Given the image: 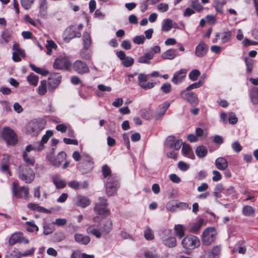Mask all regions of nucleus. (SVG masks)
<instances>
[{
	"instance_id": "nucleus-1",
	"label": "nucleus",
	"mask_w": 258,
	"mask_h": 258,
	"mask_svg": "<svg viewBox=\"0 0 258 258\" xmlns=\"http://www.w3.org/2000/svg\"><path fill=\"white\" fill-rule=\"evenodd\" d=\"M112 229L111 220L106 219L99 228H96L94 225H91L87 227L86 231L88 234H91L99 238L101 237L102 234H107L111 231Z\"/></svg>"
},
{
	"instance_id": "nucleus-2",
	"label": "nucleus",
	"mask_w": 258,
	"mask_h": 258,
	"mask_svg": "<svg viewBox=\"0 0 258 258\" xmlns=\"http://www.w3.org/2000/svg\"><path fill=\"white\" fill-rule=\"evenodd\" d=\"M18 173L19 178L26 183H31L34 180L35 177L33 169L27 164L20 165Z\"/></svg>"
},
{
	"instance_id": "nucleus-3",
	"label": "nucleus",
	"mask_w": 258,
	"mask_h": 258,
	"mask_svg": "<svg viewBox=\"0 0 258 258\" xmlns=\"http://www.w3.org/2000/svg\"><path fill=\"white\" fill-rule=\"evenodd\" d=\"M45 124V121L42 119L31 120L26 126V132L32 136H37L44 128Z\"/></svg>"
},
{
	"instance_id": "nucleus-4",
	"label": "nucleus",
	"mask_w": 258,
	"mask_h": 258,
	"mask_svg": "<svg viewBox=\"0 0 258 258\" xmlns=\"http://www.w3.org/2000/svg\"><path fill=\"white\" fill-rule=\"evenodd\" d=\"M1 135L8 145H14L17 143V135L10 127H4L2 131Z\"/></svg>"
},
{
	"instance_id": "nucleus-5",
	"label": "nucleus",
	"mask_w": 258,
	"mask_h": 258,
	"mask_svg": "<svg viewBox=\"0 0 258 258\" xmlns=\"http://www.w3.org/2000/svg\"><path fill=\"white\" fill-rule=\"evenodd\" d=\"M181 244L185 249L192 250L200 246V241L194 235H188L183 238Z\"/></svg>"
},
{
	"instance_id": "nucleus-6",
	"label": "nucleus",
	"mask_w": 258,
	"mask_h": 258,
	"mask_svg": "<svg viewBox=\"0 0 258 258\" xmlns=\"http://www.w3.org/2000/svg\"><path fill=\"white\" fill-rule=\"evenodd\" d=\"M160 50L158 45L151 47L148 52L139 57L138 61L141 63L150 64V60L153 58L154 54L160 52Z\"/></svg>"
},
{
	"instance_id": "nucleus-7",
	"label": "nucleus",
	"mask_w": 258,
	"mask_h": 258,
	"mask_svg": "<svg viewBox=\"0 0 258 258\" xmlns=\"http://www.w3.org/2000/svg\"><path fill=\"white\" fill-rule=\"evenodd\" d=\"M12 190L13 195L17 198H24L26 200L28 199L29 194L28 186L20 187L18 184L14 182L13 183Z\"/></svg>"
},
{
	"instance_id": "nucleus-8",
	"label": "nucleus",
	"mask_w": 258,
	"mask_h": 258,
	"mask_svg": "<svg viewBox=\"0 0 258 258\" xmlns=\"http://www.w3.org/2000/svg\"><path fill=\"white\" fill-rule=\"evenodd\" d=\"M217 233L213 227L207 228L203 234V242L205 245L212 243L216 238Z\"/></svg>"
},
{
	"instance_id": "nucleus-9",
	"label": "nucleus",
	"mask_w": 258,
	"mask_h": 258,
	"mask_svg": "<svg viewBox=\"0 0 258 258\" xmlns=\"http://www.w3.org/2000/svg\"><path fill=\"white\" fill-rule=\"evenodd\" d=\"M81 35V32L80 31L78 30L77 27L71 26L67 28L65 30L63 33V39L64 41L69 42L70 40L74 38L80 37Z\"/></svg>"
},
{
	"instance_id": "nucleus-10",
	"label": "nucleus",
	"mask_w": 258,
	"mask_h": 258,
	"mask_svg": "<svg viewBox=\"0 0 258 258\" xmlns=\"http://www.w3.org/2000/svg\"><path fill=\"white\" fill-rule=\"evenodd\" d=\"M99 202L94 207L95 211L100 215L107 216L109 214V210L107 208V201L105 199L99 197Z\"/></svg>"
},
{
	"instance_id": "nucleus-11",
	"label": "nucleus",
	"mask_w": 258,
	"mask_h": 258,
	"mask_svg": "<svg viewBox=\"0 0 258 258\" xmlns=\"http://www.w3.org/2000/svg\"><path fill=\"white\" fill-rule=\"evenodd\" d=\"M182 144V141L180 139L176 140L173 136L168 137L165 141V147L168 149L178 150Z\"/></svg>"
},
{
	"instance_id": "nucleus-12",
	"label": "nucleus",
	"mask_w": 258,
	"mask_h": 258,
	"mask_svg": "<svg viewBox=\"0 0 258 258\" xmlns=\"http://www.w3.org/2000/svg\"><path fill=\"white\" fill-rule=\"evenodd\" d=\"M117 181L113 176H109L106 184V194L108 196H113L116 192Z\"/></svg>"
},
{
	"instance_id": "nucleus-13",
	"label": "nucleus",
	"mask_w": 258,
	"mask_h": 258,
	"mask_svg": "<svg viewBox=\"0 0 258 258\" xmlns=\"http://www.w3.org/2000/svg\"><path fill=\"white\" fill-rule=\"evenodd\" d=\"M180 95L182 98L186 100L192 106H196L199 103L197 95L194 92H189L185 90L181 92Z\"/></svg>"
},
{
	"instance_id": "nucleus-14",
	"label": "nucleus",
	"mask_w": 258,
	"mask_h": 258,
	"mask_svg": "<svg viewBox=\"0 0 258 258\" xmlns=\"http://www.w3.org/2000/svg\"><path fill=\"white\" fill-rule=\"evenodd\" d=\"M71 66V62L67 57H58L54 63L53 67L55 69H68Z\"/></svg>"
},
{
	"instance_id": "nucleus-15",
	"label": "nucleus",
	"mask_w": 258,
	"mask_h": 258,
	"mask_svg": "<svg viewBox=\"0 0 258 258\" xmlns=\"http://www.w3.org/2000/svg\"><path fill=\"white\" fill-rule=\"evenodd\" d=\"M148 75L143 73H140L138 75V84L143 89L147 90L153 88L155 83L153 82H148Z\"/></svg>"
},
{
	"instance_id": "nucleus-16",
	"label": "nucleus",
	"mask_w": 258,
	"mask_h": 258,
	"mask_svg": "<svg viewBox=\"0 0 258 258\" xmlns=\"http://www.w3.org/2000/svg\"><path fill=\"white\" fill-rule=\"evenodd\" d=\"M73 68L74 70L80 74L89 72V69L87 64L80 60H77L74 63Z\"/></svg>"
},
{
	"instance_id": "nucleus-17",
	"label": "nucleus",
	"mask_w": 258,
	"mask_h": 258,
	"mask_svg": "<svg viewBox=\"0 0 258 258\" xmlns=\"http://www.w3.org/2000/svg\"><path fill=\"white\" fill-rule=\"evenodd\" d=\"M169 231H165V235L162 237L163 244L170 248L174 247L176 245V240L175 237L169 235Z\"/></svg>"
},
{
	"instance_id": "nucleus-18",
	"label": "nucleus",
	"mask_w": 258,
	"mask_h": 258,
	"mask_svg": "<svg viewBox=\"0 0 258 258\" xmlns=\"http://www.w3.org/2000/svg\"><path fill=\"white\" fill-rule=\"evenodd\" d=\"M116 55L122 61V63L125 67H130L132 66L134 62V59L129 56H127L123 51L120 50L117 51Z\"/></svg>"
},
{
	"instance_id": "nucleus-19",
	"label": "nucleus",
	"mask_w": 258,
	"mask_h": 258,
	"mask_svg": "<svg viewBox=\"0 0 258 258\" xmlns=\"http://www.w3.org/2000/svg\"><path fill=\"white\" fill-rule=\"evenodd\" d=\"M208 49L207 44L204 41H201L196 47L195 55L198 57H203L207 53Z\"/></svg>"
},
{
	"instance_id": "nucleus-20",
	"label": "nucleus",
	"mask_w": 258,
	"mask_h": 258,
	"mask_svg": "<svg viewBox=\"0 0 258 258\" xmlns=\"http://www.w3.org/2000/svg\"><path fill=\"white\" fill-rule=\"evenodd\" d=\"M61 76L58 73H54L51 75L48 78V84L49 89L53 90L60 83Z\"/></svg>"
},
{
	"instance_id": "nucleus-21",
	"label": "nucleus",
	"mask_w": 258,
	"mask_h": 258,
	"mask_svg": "<svg viewBox=\"0 0 258 258\" xmlns=\"http://www.w3.org/2000/svg\"><path fill=\"white\" fill-rule=\"evenodd\" d=\"M187 74V70L185 69H182L179 71L176 72L172 79L173 83L178 85L181 83L184 79Z\"/></svg>"
},
{
	"instance_id": "nucleus-22",
	"label": "nucleus",
	"mask_w": 258,
	"mask_h": 258,
	"mask_svg": "<svg viewBox=\"0 0 258 258\" xmlns=\"http://www.w3.org/2000/svg\"><path fill=\"white\" fill-rule=\"evenodd\" d=\"M66 154L64 152H60L56 157H50L49 161L54 166L58 167L65 159Z\"/></svg>"
},
{
	"instance_id": "nucleus-23",
	"label": "nucleus",
	"mask_w": 258,
	"mask_h": 258,
	"mask_svg": "<svg viewBox=\"0 0 258 258\" xmlns=\"http://www.w3.org/2000/svg\"><path fill=\"white\" fill-rule=\"evenodd\" d=\"M76 205L82 208H86L88 206L91 202L90 200L86 197L78 195L75 198Z\"/></svg>"
},
{
	"instance_id": "nucleus-24",
	"label": "nucleus",
	"mask_w": 258,
	"mask_h": 258,
	"mask_svg": "<svg viewBox=\"0 0 258 258\" xmlns=\"http://www.w3.org/2000/svg\"><path fill=\"white\" fill-rule=\"evenodd\" d=\"M74 238L76 242L80 244L87 245L90 241L89 236L80 233L75 234Z\"/></svg>"
},
{
	"instance_id": "nucleus-25",
	"label": "nucleus",
	"mask_w": 258,
	"mask_h": 258,
	"mask_svg": "<svg viewBox=\"0 0 258 258\" xmlns=\"http://www.w3.org/2000/svg\"><path fill=\"white\" fill-rule=\"evenodd\" d=\"M216 167L220 170H225L228 166V162L224 157H219L215 160Z\"/></svg>"
},
{
	"instance_id": "nucleus-26",
	"label": "nucleus",
	"mask_w": 258,
	"mask_h": 258,
	"mask_svg": "<svg viewBox=\"0 0 258 258\" xmlns=\"http://www.w3.org/2000/svg\"><path fill=\"white\" fill-rule=\"evenodd\" d=\"M24 239V238L21 233H15L11 235L9 239V244L13 245L17 243H22Z\"/></svg>"
},
{
	"instance_id": "nucleus-27",
	"label": "nucleus",
	"mask_w": 258,
	"mask_h": 258,
	"mask_svg": "<svg viewBox=\"0 0 258 258\" xmlns=\"http://www.w3.org/2000/svg\"><path fill=\"white\" fill-rule=\"evenodd\" d=\"M52 181L57 188H63L66 185V181L63 180L60 176L55 175L52 177Z\"/></svg>"
},
{
	"instance_id": "nucleus-28",
	"label": "nucleus",
	"mask_w": 258,
	"mask_h": 258,
	"mask_svg": "<svg viewBox=\"0 0 258 258\" xmlns=\"http://www.w3.org/2000/svg\"><path fill=\"white\" fill-rule=\"evenodd\" d=\"M177 56V50L174 49H170L163 52L161 57L164 59H173Z\"/></svg>"
},
{
	"instance_id": "nucleus-29",
	"label": "nucleus",
	"mask_w": 258,
	"mask_h": 258,
	"mask_svg": "<svg viewBox=\"0 0 258 258\" xmlns=\"http://www.w3.org/2000/svg\"><path fill=\"white\" fill-rule=\"evenodd\" d=\"M220 38L222 43H228L230 41L232 38V33L230 31H225L219 33Z\"/></svg>"
},
{
	"instance_id": "nucleus-30",
	"label": "nucleus",
	"mask_w": 258,
	"mask_h": 258,
	"mask_svg": "<svg viewBox=\"0 0 258 258\" xmlns=\"http://www.w3.org/2000/svg\"><path fill=\"white\" fill-rule=\"evenodd\" d=\"M182 153L185 156L188 158L194 159L195 158V156L192 152H191V149L189 145L186 144L182 143Z\"/></svg>"
},
{
	"instance_id": "nucleus-31",
	"label": "nucleus",
	"mask_w": 258,
	"mask_h": 258,
	"mask_svg": "<svg viewBox=\"0 0 258 258\" xmlns=\"http://www.w3.org/2000/svg\"><path fill=\"white\" fill-rule=\"evenodd\" d=\"M83 41L84 49L88 50L91 45L90 35L89 33L85 32L83 35Z\"/></svg>"
},
{
	"instance_id": "nucleus-32",
	"label": "nucleus",
	"mask_w": 258,
	"mask_h": 258,
	"mask_svg": "<svg viewBox=\"0 0 258 258\" xmlns=\"http://www.w3.org/2000/svg\"><path fill=\"white\" fill-rule=\"evenodd\" d=\"M39 14L41 16H45L47 13V5L46 0H39Z\"/></svg>"
},
{
	"instance_id": "nucleus-33",
	"label": "nucleus",
	"mask_w": 258,
	"mask_h": 258,
	"mask_svg": "<svg viewBox=\"0 0 258 258\" xmlns=\"http://www.w3.org/2000/svg\"><path fill=\"white\" fill-rule=\"evenodd\" d=\"M47 84L48 83L46 80H43L40 82V84L37 89V92L40 95L43 96L46 94Z\"/></svg>"
},
{
	"instance_id": "nucleus-34",
	"label": "nucleus",
	"mask_w": 258,
	"mask_h": 258,
	"mask_svg": "<svg viewBox=\"0 0 258 258\" xmlns=\"http://www.w3.org/2000/svg\"><path fill=\"white\" fill-rule=\"evenodd\" d=\"M53 135V132L51 131H47L46 132V134L43 136L40 142H37V144L38 145L42 146V150L43 149L44 146V144L46 143L48 141L49 138L51 137Z\"/></svg>"
},
{
	"instance_id": "nucleus-35",
	"label": "nucleus",
	"mask_w": 258,
	"mask_h": 258,
	"mask_svg": "<svg viewBox=\"0 0 258 258\" xmlns=\"http://www.w3.org/2000/svg\"><path fill=\"white\" fill-rule=\"evenodd\" d=\"M173 26V22L172 20L167 19L164 20L162 25V29L163 31L168 32L170 31Z\"/></svg>"
},
{
	"instance_id": "nucleus-36",
	"label": "nucleus",
	"mask_w": 258,
	"mask_h": 258,
	"mask_svg": "<svg viewBox=\"0 0 258 258\" xmlns=\"http://www.w3.org/2000/svg\"><path fill=\"white\" fill-rule=\"evenodd\" d=\"M185 230V228L182 225L177 224L174 226L175 234L179 238L184 236Z\"/></svg>"
},
{
	"instance_id": "nucleus-37",
	"label": "nucleus",
	"mask_w": 258,
	"mask_h": 258,
	"mask_svg": "<svg viewBox=\"0 0 258 258\" xmlns=\"http://www.w3.org/2000/svg\"><path fill=\"white\" fill-rule=\"evenodd\" d=\"M208 153L207 148L204 146H200L198 147L196 150V153L199 158L205 157Z\"/></svg>"
},
{
	"instance_id": "nucleus-38",
	"label": "nucleus",
	"mask_w": 258,
	"mask_h": 258,
	"mask_svg": "<svg viewBox=\"0 0 258 258\" xmlns=\"http://www.w3.org/2000/svg\"><path fill=\"white\" fill-rule=\"evenodd\" d=\"M45 46L47 49L46 53L48 55L51 54L52 49H55L57 48V45L52 40H47Z\"/></svg>"
},
{
	"instance_id": "nucleus-39",
	"label": "nucleus",
	"mask_w": 258,
	"mask_h": 258,
	"mask_svg": "<svg viewBox=\"0 0 258 258\" xmlns=\"http://www.w3.org/2000/svg\"><path fill=\"white\" fill-rule=\"evenodd\" d=\"M224 190L223 186L222 184L219 183L216 185L214 189V196L216 199L220 198L221 197V192Z\"/></svg>"
},
{
	"instance_id": "nucleus-40",
	"label": "nucleus",
	"mask_w": 258,
	"mask_h": 258,
	"mask_svg": "<svg viewBox=\"0 0 258 258\" xmlns=\"http://www.w3.org/2000/svg\"><path fill=\"white\" fill-rule=\"evenodd\" d=\"M30 67L33 71L43 76H46L49 74V72L47 70L43 68L36 67L33 64H30Z\"/></svg>"
},
{
	"instance_id": "nucleus-41",
	"label": "nucleus",
	"mask_w": 258,
	"mask_h": 258,
	"mask_svg": "<svg viewBox=\"0 0 258 258\" xmlns=\"http://www.w3.org/2000/svg\"><path fill=\"white\" fill-rule=\"evenodd\" d=\"M42 150V146L38 145L37 142L34 143L33 144L28 145L26 146L25 151L29 152L31 151H41Z\"/></svg>"
},
{
	"instance_id": "nucleus-42",
	"label": "nucleus",
	"mask_w": 258,
	"mask_h": 258,
	"mask_svg": "<svg viewBox=\"0 0 258 258\" xmlns=\"http://www.w3.org/2000/svg\"><path fill=\"white\" fill-rule=\"evenodd\" d=\"M250 98L253 104L258 103V88L254 87L252 89L250 92Z\"/></svg>"
},
{
	"instance_id": "nucleus-43",
	"label": "nucleus",
	"mask_w": 258,
	"mask_h": 258,
	"mask_svg": "<svg viewBox=\"0 0 258 258\" xmlns=\"http://www.w3.org/2000/svg\"><path fill=\"white\" fill-rule=\"evenodd\" d=\"M204 222V220L202 219L199 220L197 222L195 223L190 228V231L195 233H196L201 228Z\"/></svg>"
},
{
	"instance_id": "nucleus-44",
	"label": "nucleus",
	"mask_w": 258,
	"mask_h": 258,
	"mask_svg": "<svg viewBox=\"0 0 258 258\" xmlns=\"http://www.w3.org/2000/svg\"><path fill=\"white\" fill-rule=\"evenodd\" d=\"M39 78L37 76L33 73H31L30 75L27 77L28 82L31 85L36 86L38 82Z\"/></svg>"
},
{
	"instance_id": "nucleus-45",
	"label": "nucleus",
	"mask_w": 258,
	"mask_h": 258,
	"mask_svg": "<svg viewBox=\"0 0 258 258\" xmlns=\"http://www.w3.org/2000/svg\"><path fill=\"white\" fill-rule=\"evenodd\" d=\"M144 255L146 258H163L156 253L155 250H147L145 252Z\"/></svg>"
},
{
	"instance_id": "nucleus-46",
	"label": "nucleus",
	"mask_w": 258,
	"mask_h": 258,
	"mask_svg": "<svg viewBox=\"0 0 258 258\" xmlns=\"http://www.w3.org/2000/svg\"><path fill=\"white\" fill-rule=\"evenodd\" d=\"M13 49L14 52L13 53L19 54L22 57H25V53L24 51L19 47V45L17 43H14L13 46Z\"/></svg>"
},
{
	"instance_id": "nucleus-47",
	"label": "nucleus",
	"mask_w": 258,
	"mask_h": 258,
	"mask_svg": "<svg viewBox=\"0 0 258 258\" xmlns=\"http://www.w3.org/2000/svg\"><path fill=\"white\" fill-rule=\"evenodd\" d=\"M144 237L147 240H152L154 238L153 231L148 227L144 231Z\"/></svg>"
},
{
	"instance_id": "nucleus-48",
	"label": "nucleus",
	"mask_w": 258,
	"mask_h": 258,
	"mask_svg": "<svg viewBox=\"0 0 258 258\" xmlns=\"http://www.w3.org/2000/svg\"><path fill=\"white\" fill-rule=\"evenodd\" d=\"M23 159L26 162L25 164H27L30 167V166H33L35 163V160L33 157H29L28 154L26 152H24L23 155Z\"/></svg>"
},
{
	"instance_id": "nucleus-49",
	"label": "nucleus",
	"mask_w": 258,
	"mask_h": 258,
	"mask_svg": "<svg viewBox=\"0 0 258 258\" xmlns=\"http://www.w3.org/2000/svg\"><path fill=\"white\" fill-rule=\"evenodd\" d=\"M221 252V247L219 246H214L211 252H209V258H214L216 256L219 255Z\"/></svg>"
},
{
	"instance_id": "nucleus-50",
	"label": "nucleus",
	"mask_w": 258,
	"mask_h": 258,
	"mask_svg": "<svg viewBox=\"0 0 258 258\" xmlns=\"http://www.w3.org/2000/svg\"><path fill=\"white\" fill-rule=\"evenodd\" d=\"M245 62L246 66V72L247 73H251L253 66V60L248 58H245Z\"/></svg>"
},
{
	"instance_id": "nucleus-51",
	"label": "nucleus",
	"mask_w": 258,
	"mask_h": 258,
	"mask_svg": "<svg viewBox=\"0 0 258 258\" xmlns=\"http://www.w3.org/2000/svg\"><path fill=\"white\" fill-rule=\"evenodd\" d=\"M253 208L250 206H245L243 209V213L245 216H249L254 213Z\"/></svg>"
},
{
	"instance_id": "nucleus-52",
	"label": "nucleus",
	"mask_w": 258,
	"mask_h": 258,
	"mask_svg": "<svg viewBox=\"0 0 258 258\" xmlns=\"http://www.w3.org/2000/svg\"><path fill=\"white\" fill-rule=\"evenodd\" d=\"M35 0H21V5L26 10L29 9Z\"/></svg>"
},
{
	"instance_id": "nucleus-53",
	"label": "nucleus",
	"mask_w": 258,
	"mask_h": 258,
	"mask_svg": "<svg viewBox=\"0 0 258 258\" xmlns=\"http://www.w3.org/2000/svg\"><path fill=\"white\" fill-rule=\"evenodd\" d=\"M171 85L169 83H165L162 85L160 89L162 92L167 94L171 91Z\"/></svg>"
},
{
	"instance_id": "nucleus-54",
	"label": "nucleus",
	"mask_w": 258,
	"mask_h": 258,
	"mask_svg": "<svg viewBox=\"0 0 258 258\" xmlns=\"http://www.w3.org/2000/svg\"><path fill=\"white\" fill-rule=\"evenodd\" d=\"M201 73L198 70L195 69L192 70L189 74V78L192 81H196L197 80Z\"/></svg>"
},
{
	"instance_id": "nucleus-55",
	"label": "nucleus",
	"mask_w": 258,
	"mask_h": 258,
	"mask_svg": "<svg viewBox=\"0 0 258 258\" xmlns=\"http://www.w3.org/2000/svg\"><path fill=\"white\" fill-rule=\"evenodd\" d=\"M11 34L8 31H5L2 34V40L0 41L1 44L7 43L9 41Z\"/></svg>"
},
{
	"instance_id": "nucleus-56",
	"label": "nucleus",
	"mask_w": 258,
	"mask_h": 258,
	"mask_svg": "<svg viewBox=\"0 0 258 258\" xmlns=\"http://www.w3.org/2000/svg\"><path fill=\"white\" fill-rule=\"evenodd\" d=\"M87 50L83 48L80 52V55L82 58L90 60L91 58L92 54L91 52H88Z\"/></svg>"
},
{
	"instance_id": "nucleus-57",
	"label": "nucleus",
	"mask_w": 258,
	"mask_h": 258,
	"mask_svg": "<svg viewBox=\"0 0 258 258\" xmlns=\"http://www.w3.org/2000/svg\"><path fill=\"white\" fill-rule=\"evenodd\" d=\"M102 171L103 175L105 178L107 177L109 175H110L109 176H112L111 175V169L106 164L102 166Z\"/></svg>"
},
{
	"instance_id": "nucleus-58",
	"label": "nucleus",
	"mask_w": 258,
	"mask_h": 258,
	"mask_svg": "<svg viewBox=\"0 0 258 258\" xmlns=\"http://www.w3.org/2000/svg\"><path fill=\"white\" fill-rule=\"evenodd\" d=\"M203 84V81L200 80L198 82L195 83L188 86L186 88V90L189 91L194 89L198 88L202 86Z\"/></svg>"
},
{
	"instance_id": "nucleus-59",
	"label": "nucleus",
	"mask_w": 258,
	"mask_h": 258,
	"mask_svg": "<svg viewBox=\"0 0 258 258\" xmlns=\"http://www.w3.org/2000/svg\"><path fill=\"white\" fill-rule=\"evenodd\" d=\"M191 6L197 11H201L203 9V7L197 0H192Z\"/></svg>"
},
{
	"instance_id": "nucleus-60",
	"label": "nucleus",
	"mask_w": 258,
	"mask_h": 258,
	"mask_svg": "<svg viewBox=\"0 0 258 258\" xmlns=\"http://www.w3.org/2000/svg\"><path fill=\"white\" fill-rule=\"evenodd\" d=\"M145 38L143 35L137 36L133 39V42L137 44H143L145 42Z\"/></svg>"
},
{
	"instance_id": "nucleus-61",
	"label": "nucleus",
	"mask_w": 258,
	"mask_h": 258,
	"mask_svg": "<svg viewBox=\"0 0 258 258\" xmlns=\"http://www.w3.org/2000/svg\"><path fill=\"white\" fill-rule=\"evenodd\" d=\"M21 257V252L18 249L14 248L10 253L8 258H20Z\"/></svg>"
},
{
	"instance_id": "nucleus-62",
	"label": "nucleus",
	"mask_w": 258,
	"mask_h": 258,
	"mask_svg": "<svg viewBox=\"0 0 258 258\" xmlns=\"http://www.w3.org/2000/svg\"><path fill=\"white\" fill-rule=\"evenodd\" d=\"M189 167L190 166L188 164H187L183 161H180L178 163V168L182 171H187L189 168Z\"/></svg>"
},
{
	"instance_id": "nucleus-63",
	"label": "nucleus",
	"mask_w": 258,
	"mask_h": 258,
	"mask_svg": "<svg viewBox=\"0 0 258 258\" xmlns=\"http://www.w3.org/2000/svg\"><path fill=\"white\" fill-rule=\"evenodd\" d=\"M67 223V219L64 218H57L55 221L53 222V224L58 226H62L65 225Z\"/></svg>"
},
{
	"instance_id": "nucleus-64",
	"label": "nucleus",
	"mask_w": 258,
	"mask_h": 258,
	"mask_svg": "<svg viewBox=\"0 0 258 258\" xmlns=\"http://www.w3.org/2000/svg\"><path fill=\"white\" fill-rule=\"evenodd\" d=\"M231 147L232 149L236 153L240 152L242 150L241 146L237 141L233 142L231 145Z\"/></svg>"
}]
</instances>
